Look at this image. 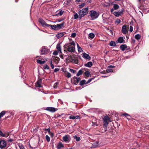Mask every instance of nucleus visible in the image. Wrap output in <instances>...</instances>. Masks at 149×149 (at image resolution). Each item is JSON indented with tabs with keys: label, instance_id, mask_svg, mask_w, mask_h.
<instances>
[{
	"label": "nucleus",
	"instance_id": "nucleus-53",
	"mask_svg": "<svg viewBox=\"0 0 149 149\" xmlns=\"http://www.w3.org/2000/svg\"><path fill=\"white\" fill-rule=\"evenodd\" d=\"M133 28L132 26H130V32H131L132 31Z\"/></svg>",
	"mask_w": 149,
	"mask_h": 149
},
{
	"label": "nucleus",
	"instance_id": "nucleus-29",
	"mask_svg": "<svg viewBox=\"0 0 149 149\" xmlns=\"http://www.w3.org/2000/svg\"><path fill=\"white\" fill-rule=\"evenodd\" d=\"M77 47L78 52H82L83 51V50L82 49V48L79 46L78 44H77Z\"/></svg>",
	"mask_w": 149,
	"mask_h": 149
},
{
	"label": "nucleus",
	"instance_id": "nucleus-31",
	"mask_svg": "<svg viewBox=\"0 0 149 149\" xmlns=\"http://www.w3.org/2000/svg\"><path fill=\"white\" fill-rule=\"evenodd\" d=\"M73 138L74 139H75L77 141H79L81 139L79 137H77L75 135L74 136Z\"/></svg>",
	"mask_w": 149,
	"mask_h": 149
},
{
	"label": "nucleus",
	"instance_id": "nucleus-54",
	"mask_svg": "<svg viewBox=\"0 0 149 149\" xmlns=\"http://www.w3.org/2000/svg\"><path fill=\"white\" fill-rule=\"evenodd\" d=\"M59 70V69L58 68H55L54 70V72H57Z\"/></svg>",
	"mask_w": 149,
	"mask_h": 149
},
{
	"label": "nucleus",
	"instance_id": "nucleus-40",
	"mask_svg": "<svg viewBox=\"0 0 149 149\" xmlns=\"http://www.w3.org/2000/svg\"><path fill=\"white\" fill-rule=\"evenodd\" d=\"M85 4V3H82V4H81L79 5V7L80 8H82L84 6Z\"/></svg>",
	"mask_w": 149,
	"mask_h": 149
},
{
	"label": "nucleus",
	"instance_id": "nucleus-59",
	"mask_svg": "<svg viewBox=\"0 0 149 149\" xmlns=\"http://www.w3.org/2000/svg\"><path fill=\"white\" fill-rule=\"evenodd\" d=\"M20 149H24V147L23 146H19Z\"/></svg>",
	"mask_w": 149,
	"mask_h": 149
},
{
	"label": "nucleus",
	"instance_id": "nucleus-43",
	"mask_svg": "<svg viewBox=\"0 0 149 149\" xmlns=\"http://www.w3.org/2000/svg\"><path fill=\"white\" fill-rule=\"evenodd\" d=\"M69 118L70 119H73V120L74 119H75V116H74L72 115H71V116H70L69 117Z\"/></svg>",
	"mask_w": 149,
	"mask_h": 149
},
{
	"label": "nucleus",
	"instance_id": "nucleus-63",
	"mask_svg": "<svg viewBox=\"0 0 149 149\" xmlns=\"http://www.w3.org/2000/svg\"><path fill=\"white\" fill-rule=\"evenodd\" d=\"M110 32V33L111 35H113V32L111 30H110L109 31Z\"/></svg>",
	"mask_w": 149,
	"mask_h": 149
},
{
	"label": "nucleus",
	"instance_id": "nucleus-35",
	"mask_svg": "<svg viewBox=\"0 0 149 149\" xmlns=\"http://www.w3.org/2000/svg\"><path fill=\"white\" fill-rule=\"evenodd\" d=\"M58 83H59L58 82H56L54 84V86H53V87H54V88L56 89L57 88V86L58 85Z\"/></svg>",
	"mask_w": 149,
	"mask_h": 149
},
{
	"label": "nucleus",
	"instance_id": "nucleus-47",
	"mask_svg": "<svg viewBox=\"0 0 149 149\" xmlns=\"http://www.w3.org/2000/svg\"><path fill=\"white\" fill-rule=\"evenodd\" d=\"M69 44L70 46L71 45H73L74 46L73 47H74L75 44V43L74 42V41H72V42H71L70 44Z\"/></svg>",
	"mask_w": 149,
	"mask_h": 149
},
{
	"label": "nucleus",
	"instance_id": "nucleus-12",
	"mask_svg": "<svg viewBox=\"0 0 149 149\" xmlns=\"http://www.w3.org/2000/svg\"><path fill=\"white\" fill-rule=\"evenodd\" d=\"M73 79L74 80V83L75 85H77L80 80V79L79 77H74L73 78Z\"/></svg>",
	"mask_w": 149,
	"mask_h": 149
},
{
	"label": "nucleus",
	"instance_id": "nucleus-57",
	"mask_svg": "<svg viewBox=\"0 0 149 149\" xmlns=\"http://www.w3.org/2000/svg\"><path fill=\"white\" fill-rule=\"evenodd\" d=\"M53 54L55 55H58V53L57 51H55L53 53Z\"/></svg>",
	"mask_w": 149,
	"mask_h": 149
},
{
	"label": "nucleus",
	"instance_id": "nucleus-41",
	"mask_svg": "<svg viewBox=\"0 0 149 149\" xmlns=\"http://www.w3.org/2000/svg\"><path fill=\"white\" fill-rule=\"evenodd\" d=\"M9 136V134L8 133L6 134H3L1 136L5 137H7Z\"/></svg>",
	"mask_w": 149,
	"mask_h": 149
},
{
	"label": "nucleus",
	"instance_id": "nucleus-55",
	"mask_svg": "<svg viewBox=\"0 0 149 149\" xmlns=\"http://www.w3.org/2000/svg\"><path fill=\"white\" fill-rule=\"evenodd\" d=\"M116 23L119 24L121 22V21L120 19H118L116 20Z\"/></svg>",
	"mask_w": 149,
	"mask_h": 149
},
{
	"label": "nucleus",
	"instance_id": "nucleus-32",
	"mask_svg": "<svg viewBox=\"0 0 149 149\" xmlns=\"http://www.w3.org/2000/svg\"><path fill=\"white\" fill-rule=\"evenodd\" d=\"M140 38H141L140 35L139 34H137L135 35V38L137 40L140 39Z\"/></svg>",
	"mask_w": 149,
	"mask_h": 149
},
{
	"label": "nucleus",
	"instance_id": "nucleus-16",
	"mask_svg": "<svg viewBox=\"0 0 149 149\" xmlns=\"http://www.w3.org/2000/svg\"><path fill=\"white\" fill-rule=\"evenodd\" d=\"M93 65V63L92 62H88L87 63L85 64L84 66L88 68L91 67Z\"/></svg>",
	"mask_w": 149,
	"mask_h": 149
},
{
	"label": "nucleus",
	"instance_id": "nucleus-42",
	"mask_svg": "<svg viewBox=\"0 0 149 149\" xmlns=\"http://www.w3.org/2000/svg\"><path fill=\"white\" fill-rule=\"evenodd\" d=\"M66 76L68 78H70L71 77V74L69 72H67L66 73Z\"/></svg>",
	"mask_w": 149,
	"mask_h": 149
},
{
	"label": "nucleus",
	"instance_id": "nucleus-24",
	"mask_svg": "<svg viewBox=\"0 0 149 149\" xmlns=\"http://www.w3.org/2000/svg\"><path fill=\"white\" fill-rule=\"evenodd\" d=\"M64 25V23H62L60 24H57L58 29L62 28Z\"/></svg>",
	"mask_w": 149,
	"mask_h": 149
},
{
	"label": "nucleus",
	"instance_id": "nucleus-17",
	"mask_svg": "<svg viewBox=\"0 0 149 149\" xmlns=\"http://www.w3.org/2000/svg\"><path fill=\"white\" fill-rule=\"evenodd\" d=\"M56 49L58 50V52L61 53V46L60 44L58 43L57 45H56Z\"/></svg>",
	"mask_w": 149,
	"mask_h": 149
},
{
	"label": "nucleus",
	"instance_id": "nucleus-21",
	"mask_svg": "<svg viewBox=\"0 0 149 149\" xmlns=\"http://www.w3.org/2000/svg\"><path fill=\"white\" fill-rule=\"evenodd\" d=\"M63 147V145L62 144L61 142L59 143L57 146V148L58 149H60L61 148Z\"/></svg>",
	"mask_w": 149,
	"mask_h": 149
},
{
	"label": "nucleus",
	"instance_id": "nucleus-6",
	"mask_svg": "<svg viewBox=\"0 0 149 149\" xmlns=\"http://www.w3.org/2000/svg\"><path fill=\"white\" fill-rule=\"evenodd\" d=\"M38 21L39 23L44 27H50V25L46 23L41 18H39L38 19Z\"/></svg>",
	"mask_w": 149,
	"mask_h": 149
},
{
	"label": "nucleus",
	"instance_id": "nucleus-2",
	"mask_svg": "<svg viewBox=\"0 0 149 149\" xmlns=\"http://www.w3.org/2000/svg\"><path fill=\"white\" fill-rule=\"evenodd\" d=\"M65 49L68 51L72 53L75 51L74 47L71 46L69 44H66L64 46Z\"/></svg>",
	"mask_w": 149,
	"mask_h": 149
},
{
	"label": "nucleus",
	"instance_id": "nucleus-25",
	"mask_svg": "<svg viewBox=\"0 0 149 149\" xmlns=\"http://www.w3.org/2000/svg\"><path fill=\"white\" fill-rule=\"evenodd\" d=\"M109 45L110 46L112 47H115L116 45L115 42L113 41H111Z\"/></svg>",
	"mask_w": 149,
	"mask_h": 149
},
{
	"label": "nucleus",
	"instance_id": "nucleus-46",
	"mask_svg": "<svg viewBox=\"0 0 149 149\" xmlns=\"http://www.w3.org/2000/svg\"><path fill=\"white\" fill-rule=\"evenodd\" d=\"M76 36V34L75 33H72L71 36L72 38H74Z\"/></svg>",
	"mask_w": 149,
	"mask_h": 149
},
{
	"label": "nucleus",
	"instance_id": "nucleus-36",
	"mask_svg": "<svg viewBox=\"0 0 149 149\" xmlns=\"http://www.w3.org/2000/svg\"><path fill=\"white\" fill-rule=\"evenodd\" d=\"M113 70L111 69H108L106 71V73H109V72H113Z\"/></svg>",
	"mask_w": 149,
	"mask_h": 149
},
{
	"label": "nucleus",
	"instance_id": "nucleus-39",
	"mask_svg": "<svg viewBox=\"0 0 149 149\" xmlns=\"http://www.w3.org/2000/svg\"><path fill=\"white\" fill-rule=\"evenodd\" d=\"M78 17H79V16H78V14L77 13H76L74 15V19H77L78 18Z\"/></svg>",
	"mask_w": 149,
	"mask_h": 149
},
{
	"label": "nucleus",
	"instance_id": "nucleus-50",
	"mask_svg": "<svg viewBox=\"0 0 149 149\" xmlns=\"http://www.w3.org/2000/svg\"><path fill=\"white\" fill-rule=\"evenodd\" d=\"M70 71L72 73H74L75 72V70L72 69H70Z\"/></svg>",
	"mask_w": 149,
	"mask_h": 149
},
{
	"label": "nucleus",
	"instance_id": "nucleus-14",
	"mask_svg": "<svg viewBox=\"0 0 149 149\" xmlns=\"http://www.w3.org/2000/svg\"><path fill=\"white\" fill-rule=\"evenodd\" d=\"M122 31L124 34H125L127 33V31L125 25H124L122 27Z\"/></svg>",
	"mask_w": 149,
	"mask_h": 149
},
{
	"label": "nucleus",
	"instance_id": "nucleus-62",
	"mask_svg": "<svg viewBox=\"0 0 149 149\" xmlns=\"http://www.w3.org/2000/svg\"><path fill=\"white\" fill-rule=\"evenodd\" d=\"M13 140L12 139H9L8 140V142H11L13 141Z\"/></svg>",
	"mask_w": 149,
	"mask_h": 149
},
{
	"label": "nucleus",
	"instance_id": "nucleus-20",
	"mask_svg": "<svg viewBox=\"0 0 149 149\" xmlns=\"http://www.w3.org/2000/svg\"><path fill=\"white\" fill-rule=\"evenodd\" d=\"M64 11H63L62 10H61L58 12H57L56 15V16H61L62 15L64 12Z\"/></svg>",
	"mask_w": 149,
	"mask_h": 149
},
{
	"label": "nucleus",
	"instance_id": "nucleus-52",
	"mask_svg": "<svg viewBox=\"0 0 149 149\" xmlns=\"http://www.w3.org/2000/svg\"><path fill=\"white\" fill-rule=\"evenodd\" d=\"M115 67V66L110 65L108 66V68H113Z\"/></svg>",
	"mask_w": 149,
	"mask_h": 149
},
{
	"label": "nucleus",
	"instance_id": "nucleus-51",
	"mask_svg": "<svg viewBox=\"0 0 149 149\" xmlns=\"http://www.w3.org/2000/svg\"><path fill=\"white\" fill-rule=\"evenodd\" d=\"M122 115L125 116L126 117H127L130 116L127 113H124L122 114Z\"/></svg>",
	"mask_w": 149,
	"mask_h": 149
},
{
	"label": "nucleus",
	"instance_id": "nucleus-13",
	"mask_svg": "<svg viewBox=\"0 0 149 149\" xmlns=\"http://www.w3.org/2000/svg\"><path fill=\"white\" fill-rule=\"evenodd\" d=\"M82 57L85 59L88 60H90L91 59V57L89 55L85 53H84L82 54Z\"/></svg>",
	"mask_w": 149,
	"mask_h": 149
},
{
	"label": "nucleus",
	"instance_id": "nucleus-38",
	"mask_svg": "<svg viewBox=\"0 0 149 149\" xmlns=\"http://www.w3.org/2000/svg\"><path fill=\"white\" fill-rule=\"evenodd\" d=\"M45 138L46 140L48 142H49L50 141V138L48 135H46L45 136Z\"/></svg>",
	"mask_w": 149,
	"mask_h": 149
},
{
	"label": "nucleus",
	"instance_id": "nucleus-19",
	"mask_svg": "<svg viewBox=\"0 0 149 149\" xmlns=\"http://www.w3.org/2000/svg\"><path fill=\"white\" fill-rule=\"evenodd\" d=\"M124 41V40L123 37H120L117 40L118 42L120 43H122Z\"/></svg>",
	"mask_w": 149,
	"mask_h": 149
},
{
	"label": "nucleus",
	"instance_id": "nucleus-23",
	"mask_svg": "<svg viewBox=\"0 0 149 149\" xmlns=\"http://www.w3.org/2000/svg\"><path fill=\"white\" fill-rule=\"evenodd\" d=\"M88 36L91 39H93L95 36V35L93 33H90L88 34Z\"/></svg>",
	"mask_w": 149,
	"mask_h": 149
},
{
	"label": "nucleus",
	"instance_id": "nucleus-56",
	"mask_svg": "<svg viewBox=\"0 0 149 149\" xmlns=\"http://www.w3.org/2000/svg\"><path fill=\"white\" fill-rule=\"evenodd\" d=\"M92 126H93V125H96V126H97V124L96 123V122H92Z\"/></svg>",
	"mask_w": 149,
	"mask_h": 149
},
{
	"label": "nucleus",
	"instance_id": "nucleus-58",
	"mask_svg": "<svg viewBox=\"0 0 149 149\" xmlns=\"http://www.w3.org/2000/svg\"><path fill=\"white\" fill-rule=\"evenodd\" d=\"M79 118H80V117L79 116H75V119H78Z\"/></svg>",
	"mask_w": 149,
	"mask_h": 149
},
{
	"label": "nucleus",
	"instance_id": "nucleus-34",
	"mask_svg": "<svg viewBox=\"0 0 149 149\" xmlns=\"http://www.w3.org/2000/svg\"><path fill=\"white\" fill-rule=\"evenodd\" d=\"M82 73V71L81 70H79L77 72V76H79Z\"/></svg>",
	"mask_w": 149,
	"mask_h": 149
},
{
	"label": "nucleus",
	"instance_id": "nucleus-33",
	"mask_svg": "<svg viewBox=\"0 0 149 149\" xmlns=\"http://www.w3.org/2000/svg\"><path fill=\"white\" fill-rule=\"evenodd\" d=\"M85 74L87 77H89L91 75L90 73L88 71H86L85 72Z\"/></svg>",
	"mask_w": 149,
	"mask_h": 149
},
{
	"label": "nucleus",
	"instance_id": "nucleus-48",
	"mask_svg": "<svg viewBox=\"0 0 149 149\" xmlns=\"http://www.w3.org/2000/svg\"><path fill=\"white\" fill-rule=\"evenodd\" d=\"M92 79H92V78L89 79L88 80V81L86 82V84H87L88 83H90V82H91Z\"/></svg>",
	"mask_w": 149,
	"mask_h": 149
},
{
	"label": "nucleus",
	"instance_id": "nucleus-37",
	"mask_svg": "<svg viewBox=\"0 0 149 149\" xmlns=\"http://www.w3.org/2000/svg\"><path fill=\"white\" fill-rule=\"evenodd\" d=\"M110 5V1H109L108 3H106V4H104L103 5V6L104 7H109V6Z\"/></svg>",
	"mask_w": 149,
	"mask_h": 149
},
{
	"label": "nucleus",
	"instance_id": "nucleus-26",
	"mask_svg": "<svg viewBox=\"0 0 149 149\" xmlns=\"http://www.w3.org/2000/svg\"><path fill=\"white\" fill-rule=\"evenodd\" d=\"M119 6L117 4H113V8L114 10H117L119 8Z\"/></svg>",
	"mask_w": 149,
	"mask_h": 149
},
{
	"label": "nucleus",
	"instance_id": "nucleus-9",
	"mask_svg": "<svg viewBox=\"0 0 149 149\" xmlns=\"http://www.w3.org/2000/svg\"><path fill=\"white\" fill-rule=\"evenodd\" d=\"M6 142L4 140L0 141V148L3 149L6 147Z\"/></svg>",
	"mask_w": 149,
	"mask_h": 149
},
{
	"label": "nucleus",
	"instance_id": "nucleus-30",
	"mask_svg": "<svg viewBox=\"0 0 149 149\" xmlns=\"http://www.w3.org/2000/svg\"><path fill=\"white\" fill-rule=\"evenodd\" d=\"M53 61H54L56 63H57L59 62V58H54L53 59Z\"/></svg>",
	"mask_w": 149,
	"mask_h": 149
},
{
	"label": "nucleus",
	"instance_id": "nucleus-5",
	"mask_svg": "<svg viewBox=\"0 0 149 149\" xmlns=\"http://www.w3.org/2000/svg\"><path fill=\"white\" fill-rule=\"evenodd\" d=\"M49 50L47 47L42 46L40 50V54L44 55L46 54L49 52Z\"/></svg>",
	"mask_w": 149,
	"mask_h": 149
},
{
	"label": "nucleus",
	"instance_id": "nucleus-64",
	"mask_svg": "<svg viewBox=\"0 0 149 149\" xmlns=\"http://www.w3.org/2000/svg\"><path fill=\"white\" fill-rule=\"evenodd\" d=\"M114 8H112V9H111V10H110V11L111 12V13H113L114 11Z\"/></svg>",
	"mask_w": 149,
	"mask_h": 149
},
{
	"label": "nucleus",
	"instance_id": "nucleus-10",
	"mask_svg": "<svg viewBox=\"0 0 149 149\" xmlns=\"http://www.w3.org/2000/svg\"><path fill=\"white\" fill-rule=\"evenodd\" d=\"M46 110L52 112H54L57 110V109L53 107H47Z\"/></svg>",
	"mask_w": 149,
	"mask_h": 149
},
{
	"label": "nucleus",
	"instance_id": "nucleus-4",
	"mask_svg": "<svg viewBox=\"0 0 149 149\" xmlns=\"http://www.w3.org/2000/svg\"><path fill=\"white\" fill-rule=\"evenodd\" d=\"M110 118L107 116H104L103 118V125L105 127H107L108 124L109 122V121Z\"/></svg>",
	"mask_w": 149,
	"mask_h": 149
},
{
	"label": "nucleus",
	"instance_id": "nucleus-22",
	"mask_svg": "<svg viewBox=\"0 0 149 149\" xmlns=\"http://www.w3.org/2000/svg\"><path fill=\"white\" fill-rule=\"evenodd\" d=\"M50 26H51L52 29L54 30H57V25H50Z\"/></svg>",
	"mask_w": 149,
	"mask_h": 149
},
{
	"label": "nucleus",
	"instance_id": "nucleus-28",
	"mask_svg": "<svg viewBox=\"0 0 149 149\" xmlns=\"http://www.w3.org/2000/svg\"><path fill=\"white\" fill-rule=\"evenodd\" d=\"M86 80H83L80 82L79 83V85L80 86H82L84 84H86Z\"/></svg>",
	"mask_w": 149,
	"mask_h": 149
},
{
	"label": "nucleus",
	"instance_id": "nucleus-45",
	"mask_svg": "<svg viewBox=\"0 0 149 149\" xmlns=\"http://www.w3.org/2000/svg\"><path fill=\"white\" fill-rule=\"evenodd\" d=\"M50 64L51 67L52 69H53L54 67V66L52 64V60L50 61Z\"/></svg>",
	"mask_w": 149,
	"mask_h": 149
},
{
	"label": "nucleus",
	"instance_id": "nucleus-1",
	"mask_svg": "<svg viewBox=\"0 0 149 149\" xmlns=\"http://www.w3.org/2000/svg\"><path fill=\"white\" fill-rule=\"evenodd\" d=\"M88 8H85L80 10L79 12V17L81 19L86 15L88 12Z\"/></svg>",
	"mask_w": 149,
	"mask_h": 149
},
{
	"label": "nucleus",
	"instance_id": "nucleus-49",
	"mask_svg": "<svg viewBox=\"0 0 149 149\" xmlns=\"http://www.w3.org/2000/svg\"><path fill=\"white\" fill-rule=\"evenodd\" d=\"M45 130L48 132L49 134H50L51 132L50 131L49 128H48Z\"/></svg>",
	"mask_w": 149,
	"mask_h": 149
},
{
	"label": "nucleus",
	"instance_id": "nucleus-18",
	"mask_svg": "<svg viewBox=\"0 0 149 149\" xmlns=\"http://www.w3.org/2000/svg\"><path fill=\"white\" fill-rule=\"evenodd\" d=\"M64 35V33L63 32L60 33H57L56 35V36L58 38H59L62 37Z\"/></svg>",
	"mask_w": 149,
	"mask_h": 149
},
{
	"label": "nucleus",
	"instance_id": "nucleus-60",
	"mask_svg": "<svg viewBox=\"0 0 149 149\" xmlns=\"http://www.w3.org/2000/svg\"><path fill=\"white\" fill-rule=\"evenodd\" d=\"M78 62V60H75L74 61V63H75L77 64Z\"/></svg>",
	"mask_w": 149,
	"mask_h": 149
},
{
	"label": "nucleus",
	"instance_id": "nucleus-8",
	"mask_svg": "<svg viewBox=\"0 0 149 149\" xmlns=\"http://www.w3.org/2000/svg\"><path fill=\"white\" fill-rule=\"evenodd\" d=\"M123 10L122 9L121 10H119L117 12H114L113 14L116 16L118 17L123 13Z\"/></svg>",
	"mask_w": 149,
	"mask_h": 149
},
{
	"label": "nucleus",
	"instance_id": "nucleus-27",
	"mask_svg": "<svg viewBox=\"0 0 149 149\" xmlns=\"http://www.w3.org/2000/svg\"><path fill=\"white\" fill-rule=\"evenodd\" d=\"M37 61L38 63L40 64H44L45 62V61H42L40 60L39 59L37 60Z\"/></svg>",
	"mask_w": 149,
	"mask_h": 149
},
{
	"label": "nucleus",
	"instance_id": "nucleus-61",
	"mask_svg": "<svg viewBox=\"0 0 149 149\" xmlns=\"http://www.w3.org/2000/svg\"><path fill=\"white\" fill-rule=\"evenodd\" d=\"M3 134V133L1 131H0V136H1Z\"/></svg>",
	"mask_w": 149,
	"mask_h": 149
},
{
	"label": "nucleus",
	"instance_id": "nucleus-44",
	"mask_svg": "<svg viewBox=\"0 0 149 149\" xmlns=\"http://www.w3.org/2000/svg\"><path fill=\"white\" fill-rule=\"evenodd\" d=\"M43 68L45 69H48L49 68V67L47 65H44Z\"/></svg>",
	"mask_w": 149,
	"mask_h": 149
},
{
	"label": "nucleus",
	"instance_id": "nucleus-3",
	"mask_svg": "<svg viewBox=\"0 0 149 149\" xmlns=\"http://www.w3.org/2000/svg\"><path fill=\"white\" fill-rule=\"evenodd\" d=\"M89 14L90 16L91 17L92 20H94L97 18L99 16V13L95 11H91L90 12Z\"/></svg>",
	"mask_w": 149,
	"mask_h": 149
},
{
	"label": "nucleus",
	"instance_id": "nucleus-7",
	"mask_svg": "<svg viewBox=\"0 0 149 149\" xmlns=\"http://www.w3.org/2000/svg\"><path fill=\"white\" fill-rule=\"evenodd\" d=\"M63 139L65 142L68 143L71 140V137L69 135H66L63 137Z\"/></svg>",
	"mask_w": 149,
	"mask_h": 149
},
{
	"label": "nucleus",
	"instance_id": "nucleus-15",
	"mask_svg": "<svg viewBox=\"0 0 149 149\" xmlns=\"http://www.w3.org/2000/svg\"><path fill=\"white\" fill-rule=\"evenodd\" d=\"M127 48L126 45H122L120 46V49L123 51H124Z\"/></svg>",
	"mask_w": 149,
	"mask_h": 149
},
{
	"label": "nucleus",
	"instance_id": "nucleus-11",
	"mask_svg": "<svg viewBox=\"0 0 149 149\" xmlns=\"http://www.w3.org/2000/svg\"><path fill=\"white\" fill-rule=\"evenodd\" d=\"M35 86L37 87H42V79H38L36 83L35 84Z\"/></svg>",
	"mask_w": 149,
	"mask_h": 149
}]
</instances>
